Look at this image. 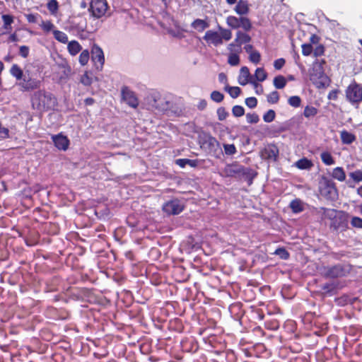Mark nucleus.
<instances>
[{
  "mask_svg": "<svg viewBox=\"0 0 362 362\" xmlns=\"http://www.w3.org/2000/svg\"><path fill=\"white\" fill-rule=\"evenodd\" d=\"M30 102L33 109L40 112L54 110L57 105L56 97L45 89H38L35 91L30 97Z\"/></svg>",
  "mask_w": 362,
  "mask_h": 362,
  "instance_id": "f257e3e1",
  "label": "nucleus"
},
{
  "mask_svg": "<svg viewBox=\"0 0 362 362\" xmlns=\"http://www.w3.org/2000/svg\"><path fill=\"white\" fill-rule=\"evenodd\" d=\"M350 264H336L322 267L320 269L321 276L326 279H335L347 276L352 270Z\"/></svg>",
  "mask_w": 362,
  "mask_h": 362,
  "instance_id": "f03ea898",
  "label": "nucleus"
},
{
  "mask_svg": "<svg viewBox=\"0 0 362 362\" xmlns=\"http://www.w3.org/2000/svg\"><path fill=\"white\" fill-rule=\"evenodd\" d=\"M19 89L22 92H30L35 90H38L41 85L42 81L39 78V75L29 69L25 70V75L17 83Z\"/></svg>",
  "mask_w": 362,
  "mask_h": 362,
  "instance_id": "7ed1b4c3",
  "label": "nucleus"
},
{
  "mask_svg": "<svg viewBox=\"0 0 362 362\" xmlns=\"http://www.w3.org/2000/svg\"><path fill=\"white\" fill-rule=\"evenodd\" d=\"M221 33L209 30L205 33L203 39L208 43L217 47L223 44V40L228 41L232 37V33L230 30L224 29L220 27Z\"/></svg>",
  "mask_w": 362,
  "mask_h": 362,
  "instance_id": "20e7f679",
  "label": "nucleus"
},
{
  "mask_svg": "<svg viewBox=\"0 0 362 362\" xmlns=\"http://www.w3.org/2000/svg\"><path fill=\"white\" fill-rule=\"evenodd\" d=\"M319 191L328 200L334 201L338 198V189L335 182L331 179L323 177L320 182Z\"/></svg>",
  "mask_w": 362,
  "mask_h": 362,
  "instance_id": "39448f33",
  "label": "nucleus"
},
{
  "mask_svg": "<svg viewBox=\"0 0 362 362\" xmlns=\"http://www.w3.org/2000/svg\"><path fill=\"white\" fill-rule=\"evenodd\" d=\"M345 95L348 102L358 106L362 102V85L353 81L346 88Z\"/></svg>",
  "mask_w": 362,
  "mask_h": 362,
  "instance_id": "423d86ee",
  "label": "nucleus"
},
{
  "mask_svg": "<svg viewBox=\"0 0 362 362\" xmlns=\"http://www.w3.org/2000/svg\"><path fill=\"white\" fill-rule=\"evenodd\" d=\"M326 217L331 219L330 226L334 230H343L346 228V220L341 212L335 209L322 208Z\"/></svg>",
  "mask_w": 362,
  "mask_h": 362,
  "instance_id": "0eeeda50",
  "label": "nucleus"
},
{
  "mask_svg": "<svg viewBox=\"0 0 362 362\" xmlns=\"http://www.w3.org/2000/svg\"><path fill=\"white\" fill-rule=\"evenodd\" d=\"M108 8L107 0H91L90 3L89 11L92 15L96 18H100L103 17Z\"/></svg>",
  "mask_w": 362,
  "mask_h": 362,
  "instance_id": "6e6552de",
  "label": "nucleus"
},
{
  "mask_svg": "<svg viewBox=\"0 0 362 362\" xmlns=\"http://www.w3.org/2000/svg\"><path fill=\"white\" fill-rule=\"evenodd\" d=\"M250 41L251 37L248 34L241 31H238L235 40L228 45V49L241 52V46L243 44L249 43Z\"/></svg>",
  "mask_w": 362,
  "mask_h": 362,
  "instance_id": "1a4fd4ad",
  "label": "nucleus"
},
{
  "mask_svg": "<svg viewBox=\"0 0 362 362\" xmlns=\"http://www.w3.org/2000/svg\"><path fill=\"white\" fill-rule=\"evenodd\" d=\"M159 108L164 112H166L169 115L180 117L183 115V105L180 103H174L173 101H165L162 103Z\"/></svg>",
  "mask_w": 362,
  "mask_h": 362,
  "instance_id": "9d476101",
  "label": "nucleus"
},
{
  "mask_svg": "<svg viewBox=\"0 0 362 362\" xmlns=\"http://www.w3.org/2000/svg\"><path fill=\"white\" fill-rule=\"evenodd\" d=\"M91 52V60L94 66L98 71H101L105 63V57L103 49L100 47L94 45Z\"/></svg>",
  "mask_w": 362,
  "mask_h": 362,
  "instance_id": "9b49d317",
  "label": "nucleus"
},
{
  "mask_svg": "<svg viewBox=\"0 0 362 362\" xmlns=\"http://www.w3.org/2000/svg\"><path fill=\"white\" fill-rule=\"evenodd\" d=\"M122 100L131 107L136 108L139 105V100L134 92L128 87L124 86L121 90Z\"/></svg>",
  "mask_w": 362,
  "mask_h": 362,
  "instance_id": "f8f14e48",
  "label": "nucleus"
},
{
  "mask_svg": "<svg viewBox=\"0 0 362 362\" xmlns=\"http://www.w3.org/2000/svg\"><path fill=\"white\" fill-rule=\"evenodd\" d=\"M184 206L180 204L178 199H173L167 202L163 206V210L168 215H175L181 213Z\"/></svg>",
  "mask_w": 362,
  "mask_h": 362,
  "instance_id": "ddd939ff",
  "label": "nucleus"
},
{
  "mask_svg": "<svg viewBox=\"0 0 362 362\" xmlns=\"http://www.w3.org/2000/svg\"><path fill=\"white\" fill-rule=\"evenodd\" d=\"M279 148L275 144H269L261 151V157L264 160H276L279 156Z\"/></svg>",
  "mask_w": 362,
  "mask_h": 362,
  "instance_id": "4468645a",
  "label": "nucleus"
},
{
  "mask_svg": "<svg viewBox=\"0 0 362 362\" xmlns=\"http://www.w3.org/2000/svg\"><path fill=\"white\" fill-rule=\"evenodd\" d=\"M252 76L250 73V70L247 66H243L240 70V74L238 78V83L241 86H245L248 83H251L255 88H257L259 84L256 81H252Z\"/></svg>",
  "mask_w": 362,
  "mask_h": 362,
  "instance_id": "2eb2a0df",
  "label": "nucleus"
},
{
  "mask_svg": "<svg viewBox=\"0 0 362 362\" xmlns=\"http://www.w3.org/2000/svg\"><path fill=\"white\" fill-rule=\"evenodd\" d=\"M52 140L54 146L59 151H66L69 148L70 141L68 137L62 133L52 135Z\"/></svg>",
  "mask_w": 362,
  "mask_h": 362,
  "instance_id": "dca6fc26",
  "label": "nucleus"
},
{
  "mask_svg": "<svg viewBox=\"0 0 362 362\" xmlns=\"http://www.w3.org/2000/svg\"><path fill=\"white\" fill-rule=\"evenodd\" d=\"M243 170V166L238 164L237 163H233L226 165L223 170V173L226 177H233L240 175Z\"/></svg>",
  "mask_w": 362,
  "mask_h": 362,
  "instance_id": "f3484780",
  "label": "nucleus"
},
{
  "mask_svg": "<svg viewBox=\"0 0 362 362\" xmlns=\"http://www.w3.org/2000/svg\"><path fill=\"white\" fill-rule=\"evenodd\" d=\"M339 284L337 282H327L322 285L321 288L323 291L322 295L325 296H332L337 293Z\"/></svg>",
  "mask_w": 362,
  "mask_h": 362,
  "instance_id": "a211bd4d",
  "label": "nucleus"
},
{
  "mask_svg": "<svg viewBox=\"0 0 362 362\" xmlns=\"http://www.w3.org/2000/svg\"><path fill=\"white\" fill-rule=\"evenodd\" d=\"M340 139L343 144H351L356 139L354 134L351 133L345 129L340 132Z\"/></svg>",
  "mask_w": 362,
  "mask_h": 362,
  "instance_id": "6ab92c4d",
  "label": "nucleus"
},
{
  "mask_svg": "<svg viewBox=\"0 0 362 362\" xmlns=\"http://www.w3.org/2000/svg\"><path fill=\"white\" fill-rule=\"evenodd\" d=\"M67 43H68L67 49H68L69 53L71 56H76L82 49L81 45L76 40H71L70 42L68 41Z\"/></svg>",
  "mask_w": 362,
  "mask_h": 362,
  "instance_id": "aec40b11",
  "label": "nucleus"
},
{
  "mask_svg": "<svg viewBox=\"0 0 362 362\" xmlns=\"http://www.w3.org/2000/svg\"><path fill=\"white\" fill-rule=\"evenodd\" d=\"M295 166L300 170H310L313 166V163L311 160L303 158L295 163Z\"/></svg>",
  "mask_w": 362,
  "mask_h": 362,
  "instance_id": "412c9836",
  "label": "nucleus"
},
{
  "mask_svg": "<svg viewBox=\"0 0 362 362\" xmlns=\"http://www.w3.org/2000/svg\"><path fill=\"white\" fill-rule=\"evenodd\" d=\"M204 144L207 146L210 151H216L220 146L217 139L211 135L206 136Z\"/></svg>",
  "mask_w": 362,
  "mask_h": 362,
  "instance_id": "4be33fe9",
  "label": "nucleus"
},
{
  "mask_svg": "<svg viewBox=\"0 0 362 362\" xmlns=\"http://www.w3.org/2000/svg\"><path fill=\"white\" fill-rule=\"evenodd\" d=\"M175 163L180 168H185L187 165L192 168H196L199 164V160L197 159L179 158L175 160Z\"/></svg>",
  "mask_w": 362,
  "mask_h": 362,
  "instance_id": "5701e85b",
  "label": "nucleus"
},
{
  "mask_svg": "<svg viewBox=\"0 0 362 362\" xmlns=\"http://www.w3.org/2000/svg\"><path fill=\"white\" fill-rule=\"evenodd\" d=\"M235 11L239 15L247 14L249 11L247 1L240 0L235 6Z\"/></svg>",
  "mask_w": 362,
  "mask_h": 362,
  "instance_id": "b1692460",
  "label": "nucleus"
},
{
  "mask_svg": "<svg viewBox=\"0 0 362 362\" xmlns=\"http://www.w3.org/2000/svg\"><path fill=\"white\" fill-rule=\"evenodd\" d=\"M191 26L198 30L199 32H203L205 29L209 28V24L207 21L202 19H195L191 24Z\"/></svg>",
  "mask_w": 362,
  "mask_h": 362,
  "instance_id": "393cba45",
  "label": "nucleus"
},
{
  "mask_svg": "<svg viewBox=\"0 0 362 362\" xmlns=\"http://www.w3.org/2000/svg\"><path fill=\"white\" fill-rule=\"evenodd\" d=\"M332 178L339 181L344 182L346 180V173L342 167H336L332 170Z\"/></svg>",
  "mask_w": 362,
  "mask_h": 362,
  "instance_id": "a878e982",
  "label": "nucleus"
},
{
  "mask_svg": "<svg viewBox=\"0 0 362 362\" xmlns=\"http://www.w3.org/2000/svg\"><path fill=\"white\" fill-rule=\"evenodd\" d=\"M11 74L16 78V80L21 81V79L25 75V71H23L18 64H13L10 69Z\"/></svg>",
  "mask_w": 362,
  "mask_h": 362,
  "instance_id": "bb28decb",
  "label": "nucleus"
},
{
  "mask_svg": "<svg viewBox=\"0 0 362 362\" xmlns=\"http://www.w3.org/2000/svg\"><path fill=\"white\" fill-rule=\"evenodd\" d=\"M290 208L295 214L302 212L304 210L303 203L299 199L292 200L290 203Z\"/></svg>",
  "mask_w": 362,
  "mask_h": 362,
  "instance_id": "cd10ccee",
  "label": "nucleus"
},
{
  "mask_svg": "<svg viewBox=\"0 0 362 362\" xmlns=\"http://www.w3.org/2000/svg\"><path fill=\"white\" fill-rule=\"evenodd\" d=\"M230 54L228 57V63L230 66H238L240 64V57L239 54L240 52H238L233 50H229Z\"/></svg>",
  "mask_w": 362,
  "mask_h": 362,
  "instance_id": "c85d7f7f",
  "label": "nucleus"
},
{
  "mask_svg": "<svg viewBox=\"0 0 362 362\" xmlns=\"http://www.w3.org/2000/svg\"><path fill=\"white\" fill-rule=\"evenodd\" d=\"M240 175L245 177V179L248 182V184L251 185L253 179L257 175V173H255L251 168H246L243 167V172H241Z\"/></svg>",
  "mask_w": 362,
  "mask_h": 362,
  "instance_id": "c756f323",
  "label": "nucleus"
},
{
  "mask_svg": "<svg viewBox=\"0 0 362 362\" xmlns=\"http://www.w3.org/2000/svg\"><path fill=\"white\" fill-rule=\"evenodd\" d=\"M320 158L322 163L326 165H332L335 163L334 158L328 151H323L320 154Z\"/></svg>",
  "mask_w": 362,
  "mask_h": 362,
  "instance_id": "7c9ffc66",
  "label": "nucleus"
},
{
  "mask_svg": "<svg viewBox=\"0 0 362 362\" xmlns=\"http://www.w3.org/2000/svg\"><path fill=\"white\" fill-rule=\"evenodd\" d=\"M265 328L269 330H277L279 328V321L276 318H270L264 322Z\"/></svg>",
  "mask_w": 362,
  "mask_h": 362,
  "instance_id": "2f4dec72",
  "label": "nucleus"
},
{
  "mask_svg": "<svg viewBox=\"0 0 362 362\" xmlns=\"http://www.w3.org/2000/svg\"><path fill=\"white\" fill-rule=\"evenodd\" d=\"M53 35L54 39L61 43L66 44L69 41L67 35L61 30H54Z\"/></svg>",
  "mask_w": 362,
  "mask_h": 362,
  "instance_id": "473e14b6",
  "label": "nucleus"
},
{
  "mask_svg": "<svg viewBox=\"0 0 362 362\" xmlns=\"http://www.w3.org/2000/svg\"><path fill=\"white\" fill-rule=\"evenodd\" d=\"M286 83L287 81L286 78L282 75L276 76L273 80V84L277 89L284 88L286 86Z\"/></svg>",
  "mask_w": 362,
  "mask_h": 362,
  "instance_id": "72a5a7b5",
  "label": "nucleus"
},
{
  "mask_svg": "<svg viewBox=\"0 0 362 362\" xmlns=\"http://www.w3.org/2000/svg\"><path fill=\"white\" fill-rule=\"evenodd\" d=\"M47 8L52 15L56 16L59 8V3L57 0H49Z\"/></svg>",
  "mask_w": 362,
  "mask_h": 362,
  "instance_id": "f704fd0d",
  "label": "nucleus"
},
{
  "mask_svg": "<svg viewBox=\"0 0 362 362\" xmlns=\"http://www.w3.org/2000/svg\"><path fill=\"white\" fill-rule=\"evenodd\" d=\"M318 112L316 107L313 106L307 105L305 107L303 110V115L306 118L314 117Z\"/></svg>",
  "mask_w": 362,
  "mask_h": 362,
  "instance_id": "c9c22d12",
  "label": "nucleus"
},
{
  "mask_svg": "<svg viewBox=\"0 0 362 362\" xmlns=\"http://www.w3.org/2000/svg\"><path fill=\"white\" fill-rule=\"evenodd\" d=\"M4 22V28L6 30H11V24L13 23V17L8 14H4L1 16Z\"/></svg>",
  "mask_w": 362,
  "mask_h": 362,
  "instance_id": "e433bc0d",
  "label": "nucleus"
},
{
  "mask_svg": "<svg viewBox=\"0 0 362 362\" xmlns=\"http://www.w3.org/2000/svg\"><path fill=\"white\" fill-rule=\"evenodd\" d=\"M240 18H237L235 16H230L227 18L226 22L227 24L233 29H237L240 28Z\"/></svg>",
  "mask_w": 362,
  "mask_h": 362,
  "instance_id": "4c0bfd02",
  "label": "nucleus"
},
{
  "mask_svg": "<svg viewBox=\"0 0 362 362\" xmlns=\"http://www.w3.org/2000/svg\"><path fill=\"white\" fill-rule=\"evenodd\" d=\"M90 59V53L88 49H84L81 51L79 57L78 62L81 66H85L88 64Z\"/></svg>",
  "mask_w": 362,
  "mask_h": 362,
  "instance_id": "58836bf2",
  "label": "nucleus"
},
{
  "mask_svg": "<svg viewBox=\"0 0 362 362\" xmlns=\"http://www.w3.org/2000/svg\"><path fill=\"white\" fill-rule=\"evenodd\" d=\"M255 77L258 81H264L267 78V74L264 68L259 67L255 70Z\"/></svg>",
  "mask_w": 362,
  "mask_h": 362,
  "instance_id": "ea45409f",
  "label": "nucleus"
},
{
  "mask_svg": "<svg viewBox=\"0 0 362 362\" xmlns=\"http://www.w3.org/2000/svg\"><path fill=\"white\" fill-rule=\"evenodd\" d=\"M90 75L91 74L88 71H85L81 76L80 82L86 86H90L93 83V78Z\"/></svg>",
  "mask_w": 362,
  "mask_h": 362,
  "instance_id": "a19ab883",
  "label": "nucleus"
},
{
  "mask_svg": "<svg viewBox=\"0 0 362 362\" xmlns=\"http://www.w3.org/2000/svg\"><path fill=\"white\" fill-rule=\"evenodd\" d=\"M267 102L270 104H276L279 100V94L276 90L271 92L267 96Z\"/></svg>",
  "mask_w": 362,
  "mask_h": 362,
  "instance_id": "79ce46f5",
  "label": "nucleus"
},
{
  "mask_svg": "<svg viewBox=\"0 0 362 362\" xmlns=\"http://www.w3.org/2000/svg\"><path fill=\"white\" fill-rule=\"evenodd\" d=\"M274 254L279 256L281 259L286 260L289 258L290 254L284 247L277 248Z\"/></svg>",
  "mask_w": 362,
  "mask_h": 362,
  "instance_id": "37998d69",
  "label": "nucleus"
},
{
  "mask_svg": "<svg viewBox=\"0 0 362 362\" xmlns=\"http://www.w3.org/2000/svg\"><path fill=\"white\" fill-rule=\"evenodd\" d=\"M240 28H243L245 31H250L252 28V23L248 18L240 17Z\"/></svg>",
  "mask_w": 362,
  "mask_h": 362,
  "instance_id": "c03bdc74",
  "label": "nucleus"
},
{
  "mask_svg": "<svg viewBox=\"0 0 362 362\" xmlns=\"http://www.w3.org/2000/svg\"><path fill=\"white\" fill-rule=\"evenodd\" d=\"M288 103L293 107H298L301 105V98L298 95L291 96L288 100Z\"/></svg>",
  "mask_w": 362,
  "mask_h": 362,
  "instance_id": "a18cd8bd",
  "label": "nucleus"
},
{
  "mask_svg": "<svg viewBox=\"0 0 362 362\" xmlns=\"http://www.w3.org/2000/svg\"><path fill=\"white\" fill-rule=\"evenodd\" d=\"M40 27L45 32L48 33L49 31H52L54 30V25L52 23L51 21H42L40 24Z\"/></svg>",
  "mask_w": 362,
  "mask_h": 362,
  "instance_id": "49530a36",
  "label": "nucleus"
},
{
  "mask_svg": "<svg viewBox=\"0 0 362 362\" xmlns=\"http://www.w3.org/2000/svg\"><path fill=\"white\" fill-rule=\"evenodd\" d=\"M276 117V112L273 110H269L267 112H266L263 115V120L265 122H272L274 120Z\"/></svg>",
  "mask_w": 362,
  "mask_h": 362,
  "instance_id": "de8ad7c7",
  "label": "nucleus"
},
{
  "mask_svg": "<svg viewBox=\"0 0 362 362\" xmlns=\"http://www.w3.org/2000/svg\"><path fill=\"white\" fill-rule=\"evenodd\" d=\"M232 113L236 117H242L245 115V109L241 105H235L233 107Z\"/></svg>",
  "mask_w": 362,
  "mask_h": 362,
  "instance_id": "09e8293b",
  "label": "nucleus"
},
{
  "mask_svg": "<svg viewBox=\"0 0 362 362\" xmlns=\"http://www.w3.org/2000/svg\"><path fill=\"white\" fill-rule=\"evenodd\" d=\"M349 177L356 182H362V170H356L349 173Z\"/></svg>",
  "mask_w": 362,
  "mask_h": 362,
  "instance_id": "8fccbe9b",
  "label": "nucleus"
},
{
  "mask_svg": "<svg viewBox=\"0 0 362 362\" xmlns=\"http://www.w3.org/2000/svg\"><path fill=\"white\" fill-rule=\"evenodd\" d=\"M228 93L233 98H238L241 93V89L238 86L228 87Z\"/></svg>",
  "mask_w": 362,
  "mask_h": 362,
  "instance_id": "3c124183",
  "label": "nucleus"
},
{
  "mask_svg": "<svg viewBox=\"0 0 362 362\" xmlns=\"http://www.w3.org/2000/svg\"><path fill=\"white\" fill-rule=\"evenodd\" d=\"M224 95L223 93L218 90H214L211 93V99L216 103H221L223 101Z\"/></svg>",
  "mask_w": 362,
  "mask_h": 362,
  "instance_id": "603ef678",
  "label": "nucleus"
},
{
  "mask_svg": "<svg viewBox=\"0 0 362 362\" xmlns=\"http://www.w3.org/2000/svg\"><path fill=\"white\" fill-rule=\"evenodd\" d=\"M302 54L304 56H309L312 54L313 51V47L311 43H305L303 44L302 46Z\"/></svg>",
  "mask_w": 362,
  "mask_h": 362,
  "instance_id": "864d4df0",
  "label": "nucleus"
},
{
  "mask_svg": "<svg viewBox=\"0 0 362 362\" xmlns=\"http://www.w3.org/2000/svg\"><path fill=\"white\" fill-rule=\"evenodd\" d=\"M350 302L349 296L347 295H343L339 298H335V303L338 305L344 306Z\"/></svg>",
  "mask_w": 362,
  "mask_h": 362,
  "instance_id": "5fc2aeb1",
  "label": "nucleus"
},
{
  "mask_svg": "<svg viewBox=\"0 0 362 362\" xmlns=\"http://www.w3.org/2000/svg\"><path fill=\"white\" fill-rule=\"evenodd\" d=\"M249 59L251 62L257 64L261 60V55L258 51H254L250 54Z\"/></svg>",
  "mask_w": 362,
  "mask_h": 362,
  "instance_id": "6e6d98bb",
  "label": "nucleus"
},
{
  "mask_svg": "<svg viewBox=\"0 0 362 362\" xmlns=\"http://www.w3.org/2000/svg\"><path fill=\"white\" fill-rule=\"evenodd\" d=\"M325 51V46L322 44H320L317 46H316V47L315 49H313V52L314 57H321V56L324 55Z\"/></svg>",
  "mask_w": 362,
  "mask_h": 362,
  "instance_id": "4d7b16f0",
  "label": "nucleus"
},
{
  "mask_svg": "<svg viewBox=\"0 0 362 362\" xmlns=\"http://www.w3.org/2000/svg\"><path fill=\"white\" fill-rule=\"evenodd\" d=\"M223 148L226 155L232 156L236 153V148L234 144H223Z\"/></svg>",
  "mask_w": 362,
  "mask_h": 362,
  "instance_id": "13d9d810",
  "label": "nucleus"
},
{
  "mask_svg": "<svg viewBox=\"0 0 362 362\" xmlns=\"http://www.w3.org/2000/svg\"><path fill=\"white\" fill-rule=\"evenodd\" d=\"M247 122L250 124H256L259 122V118L256 113H247L246 115Z\"/></svg>",
  "mask_w": 362,
  "mask_h": 362,
  "instance_id": "bf43d9fd",
  "label": "nucleus"
},
{
  "mask_svg": "<svg viewBox=\"0 0 362 362\" xmlns=\"http://www.w3.org/2000/svg\"><path fill=\"white\" fill-rule=\"evenodd\" d=\"M351 225L354 228H362V218L353 216L351 220Z\"/></svg>",
  "mask_w": 362,
  "mask_h": 362,
  "instance_id": "052dcab7",
  "label": "nucleus"
},
{
  "mask_svg": "<svg viewBox=\"0 0 362 362\" xmlns=\"http://www.w3.org/2000/svg\"><path fill=\"white\" fill-rule=\"evenodd\" d=\"M245 104L250 108H255L257 105V100L255 97L247 98Z\"/></svg>",
  "mask_w": 362,
  "mask_h": 362,
  "instance_id": "680f3d73",
  "label": "nucleus"
},
{
  "mask_svg": "<svg viewBox=\"0 0 362 362\" xmlns=\"http://www.w3.org/2000/svg\"><path fill=\"white\" fill-rule=\"evenodd\" d=\"M28 22L30 23H35L37 22L38 18L40 17V16L38 13H28L25 15Z\"/></svg>",
  "mask_w": 362,
  "mask_h": 362,
  "instance_id": "e2e57ef3",
  "label": "nucleus"
},
{
  "mask_svg": "<svg viewBox=\"0 0 362 362\" xmlns=\"http://www.w3.org/2000/svg\"><path fill=\"white\" fill-rule=\"evenodd\" d=\"M286 61L284 58H279L274 61V66L276 70H280L284 66Z\"/></svg>",
  "mask_w": 362,
  "mask_h": 362,
  "instance_id": "0e129e2a",
  "label": "nucleus"
},
{
  "mask_svg": "<svg viewBox=\"0 0 362 362\" xmlns=\"http://www.w3.org/2000/svg\"><path fill=\"white\" fill-rule=\"evenodd\" d=\"M29 47L25 45H22L19 49V54L23 58H27L29 55Z\"/></svg>",
  "mask_w": 362,
  "mask_h": 362,
  "instance_id": "69168bd1",
  "label": "nucleus"
},
{
  "mask_svg": "<svg viewBox=\"0 0 362 362\" xmlns=\"http://www.w3.org/2000/svg\"><path fill=\"white\" fill-rule=\"evenodd\" d=\"M339 93H340V90H338V89L332 90L328 93L327 98L329 100H337V98H338V95H339Z\"/></svg>",
  "mask_w": 362,
  "mask_h": 362,
  "instance_id": "338daca9",
  "label": "nucleus"
},
{
  "mask_svg": "<svg viewBox=\"0 0 362 362\" xmlns=\"http://www.w3.org/2000/svg\"><path fill=\"white\" fill-rule=\"evenodd\" d=\"M217 114H218L219 120L225 119L226 116L228 115V113L226 112V110L223 107L218 108L217 110Z\"/></svg>",
  "mask_w": 362,
  "mask_h": 362,
  "instance_id": "774afa93",
  "label": "nucleus"
}]
</instances>
